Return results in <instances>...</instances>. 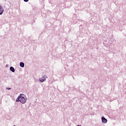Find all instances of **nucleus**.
<instances>
[{
	"label": "nucleus",
	"mask_w": 126,
	"mask_h": 126,
	"mask_svg": "<svg viewBox=\"0 0 126 126\" xmlns=\"http://www.w3.org/2000/svg\"><path fill=\"white\" fill-rule=\"evenodd\" d=\"M27 101V97L24 94H20L16 98V102H20L22 104H25Z\"/></svg>",
	"instance_id": "nucleus-1"
},
{
	"label": "nucleus",
	"mask_w": 126,
	"mask_h": 126,
	"mask_svg": "<svg viewBox=\"0 0 126 126\" xmlns=\"http://www.w3.org/2000/svg\"><path fill=\"white\" fill-rule=\"evenodd\" d=\"M102 120V122L103 124H107V122H108V121L107 120V119L106 118H105V117H102L101 118Z\"/></svg>",
	"instance_id": "nucleus-2"
},
{
	"label": "nucleus",
	"mask_w": 126,
	"mask_h": 126,
	"mask_svg": "<svg viewBox=\"0 0 126 126\" xmlns=\"http://www.w3.org/2000/svg\"><path fill=\"white\" fill-rule=\"evenodd\" d=\"M45 80H46V78H45V77H42L41 79H39V81H40V82H44Z\"/></svg>",
	"instance_id": "nucleus-3"
},
{
	"label": "nucleus",
	"mask_w": 126,
	"mask_h": 126,
	"mask_svg": "<svg viewBox=\"0 0 126 126\" xmlns=\"http://www.w3.org/2000/svg\"><path fill=\"white\" fill-rule=\"evenodd\" d=\"M0 11L2 13H3V11H4V9H3V7H2V6L0 5Z\"/></svg>",
	"instance_id": "nucleus-4"
},
{
	"label": "nucleus",
	"mask_w": 126,
	"mask_h": 126,
	"mask_svg": "<svg viewBox=\"0 0 126 126\" xmlns=\"http://www.w3.org/2000/svg\"><path fill=\"white\" fill-rule=\"evenodd\" d=\"M10 69L12 72H14L15 71V69H14V68L13 67H10Z\"/></svg>",
	"instance_id": "nucleus-5"
},
{
	"label": "nucleus",
	"mask_w": 126,
	"mask_h": 126,
	"mask_svg": "<svg viewBox=\"0 0 126 126\" xmlns=\"http://www.w3.org/2000/svg\"><path fill=\"white\" fill-rule=\"evenodd\" d=\"M20 65L21 67H24V63H23V62H21L20 63Z\"/></svg>",
	"instance_id": "nucleus-6"
},
{
	"label": "nucleus",
	"mask_w": 126,
	"mask_h": 126,
	"mask_svg": "<svg viewBox=\"0 0 126 126\" xmlns=\"http://www.w3.org/2000/svg\"><path fill=\"white\" fill-rule=\"evenodd\" d=\"M24 1H25L26 2H27L28 1H29V0H24Z\"/></svg>",
	"instance_id": "nucleus-7"
},
{
	"label": "nucleus",
	"mask_w": 126,
	"mask_h": 126,
	"mask_svg": "<svg viewBox=\"0 0 126 126\" xmlns=\"http://www.w3.org/2000/svg\"><path fill=\"white\" fill-rule=\"evenodd\" d=\"M1 11H0V15H1V14H2V12H1Z\"/></svg>",
	"instance_id": "nucleus-8"
},
{
	"label": "nucleus",
	"mask_w": 126,
	"mask_h": 126,
	"mask_svg": "<svg viewBox=\"0 0 126 126\" xmlns=\"http://www.w3.org/2000/svg\"><path fill=\"white\" fill-rule=\"evenodd\" d=\"M7 90H10V88H8L7 89Z\"/></svg>",
	"instance_id": "nucleus-9"
},
{
	"label": "nucleus",
	"mask_w": 126,
	"mask_h": 126,
	"mask_svg": "<svg viewBox=\"0 0 126 126\" xmlns=\"http://www.w3.org/2000/svg\"><path fill=\"white\" fill-rule=\"evenodd\" d=\"M13 126H15V125H14Z\"/></svg>",
	"instance_id": "nucleus-10"
}]
</instances>
